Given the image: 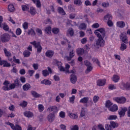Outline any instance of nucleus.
Wrapping results in <instances>:
<instances>
[{
	"mask_svg": "<svg viewBox=\"0 0 130 130\" xmlns=\"http://www.w3.org/2000/svg\"><path fill=\"white\" fill-rule=\"evenodd\" d=\"M79 28L82 30H85L87 28V24L85 23H82L80 25Z\"/></svg>",
	"mask_w": 130,
	"mask_h": 130,
	"instance_id": "obj_34",
	"label": "nucleus"
},
{
	"mask_svg": "<svg viewBox=\"0 0 130 130\" xmlns=\"http://www.w3.org/2000/svg\"><path fill=\"white\" fill-rule=\"evenodd\" d=\"M118 109V107H117V105H114L111 108H109L110 111H112V112H114V111H117Z\"/></svg>",
	"mask_w": 130,
	"mask_h": 130,
	"instance_id": "obj_21",
	"label": "nucleus"
},
{
	"mask_svg": "<svg viewBox=\"0 0 130 130\" xmlns=\"http://www.w3.org/2000/svg\"><path fill=\"white\" fill-rule=\"evenodd\" d=\"M94 34L96 35L98 37L104 38L106 36V32H105V29L104 28H101L95 30Z\"/></svg>",
	"mask_w": 130,
	"mask_h": 130,
	"instance_id": "obj_1",
	"label": "nucleus"
},
{
	"mask_svg": "<svg viewBox=\"0 0 130 130\" xmlns=\"http://www.w3.org/2000/svg\"><path fill=\"white\" fill-rule=\"evenodd\" d=\"M27 105L28 103L25 101H23L19 104V106H21V107H22V108H25V107H27Z\"/></svg>",
	"mask_w": 130,
	"mask_h": 130,
	"instance_id": "obj_33",
	"label": "nucleus"
},
{
	"mask_svg": "<svg viewBox=\"0 0 130 130\" xmlns=\"http://www.w3.org/2000/svg\"><path fill=\"white\" fill-rule=\"evenodd\" d=\"M126 48V45H125L124 43L121 44V47H120V50L122 51H123V50H125V49Z\"/></svg>",
	"mask_w": 130,
	"mask_h": 130,
	"instance_id": "obj_51",
	"label": "nucleus"
},
{
	"mask_svg": "<svg viewBox=\"0 0 130 130\" xmlns=\"http://www.w3.org/2000/svg\"><path fill=\"white\" fill-rule=\"evenodd\" d=\"M8 11L9 12H11V13H13L15 12V7H14V5L13 4H10L8 7Z\"/></svg>",
	"mask_w": 130,
	"mask_h": 130,
	"instance_id": "obj_30",
	"label": "nucleus"
},
{
	"mask_svg": "<svg viewBox=\"0 0 130 130\" xmlns=\"http://www.w3.org/2000/svg\"><path fill=\"white\" fill-rule=\"evenodd\" d=\"M92 60L93 62H95L98 66L100 67V61H99V60H98V58H92Z\"/></svg>",
	"mask_w": 130,
	"mask_h": 130,
	"instance_id": "obj_41",
	"label": "nucleus"
},
{
	"mask_svg": "<svg viewBox=\"0 0 130 130\" xmlns=\"http://www.w3.org/2000/svg\"><path fill=\"white\" fill-rule=\"evenodd\" d=\"M34 4H36L37 8H41V2L40 0H31Z\"/></svg>",
	"mask_w": 130,
	"mask_h": 130,
	"instance_id": "obj_25",
	"label": "nucleus"
},
{
	"mask_svg": "<svg viewBox=\"0 0 130 130\" xmlns=\"http://www.w3.org/2000/svg\"><path fill=\"white\" fill-rule=\"evenodd\" d=\"M38 35H42V30L40 28H37L36 30Z\"/></svg>",
	"mask_w": 130,
	"mask_h": 130,
	"instance_id": "obj_55",
	"label": "nucleus"
},
{
	"mask_svg": "<svg viewBox=\"0 0 130 130\" xmlns=\"http://www.w3.org/2000/svg\"><path fill=\"white\" fill-rule=\"evenodd\" d=\"M45 32L46 34L50 35L51 34V27L48 26L45 28Z\"/></svg>",
	"mask_w": 130,
	"mask_h": 130,
	"instance_id": "obj_29",
	"label": "nucleus"
},
{
	"mask_svg": "<svg viewBox=\"0 0 130 130\" xmlns=\"http://www.w3.org/2000/svg\"><path fill=\"white\" fill-rule=\"evenodd\" d=\"M4 52H5V55L6 56H8V57H10V56H11V53L10 52H9L8 51V50H7V49L5 48L4 49Z\"/></svg>",
	"mask_w": 130,
	"mask_h": 130,
	"instance_id": "obj_46",
	"label": "nucleus"
},
{
	"mask_svg": "<svg viewBox=\"0 0 130 130\" xmlns=\"http://www.w3.org/2000/svg\"><path fill=\"white\" fill-rule=\"evenodd\" d=\"M114 100L116 101L117 103H119V104H123L126 102V99L123 96L115 98Z\"/></svg>",
	"mask_w": 130,
	"mask_h": 130,
	"instance_id": "obj_5",
	"label": "nucleus"
},
{
	"mask_svg": "<svg viewBox=\"0 0 130 130\" xmlns=\"http://www.w3.org/2000/svg\"><path fill=\"white\" fill-rule=\"evenodd\" d=\"M49 111H53V112H57V107L56 106H50L48 108Z\"/></svg>",
	"mask_w": 130,
	"mask_h": 130,
	"instance_id": "obj_23",
	"label": "nucleus"
},
{
	"mask_svg": "<svg viewBox=\"0 0 130 130\" xmlns=\"http://www.w3.org/2000/svg\"><path fill=\"white\" fill-rule=\"evenodd\" d=\"M30 43V44L34 45L35 48H37V52H38V53H41V51H42V46H41L40 43H37L36 41H34Z\"/></svg>",
	"mask_w": 130,
	"mask_h": 130,
	"instance_id": "obj_3",
	"label": "nucleus"
},
{
	"mask_svg": "<svg viewBox=\"0 0 130 130\" xmlns=\"http://www.w3.org/2000/svg\"><path fill=\"white\" fill-rule=\"evenodd\" d=\"M42 75L44 77H47V76H49V72H48L47 70H43Z\"/></svg>",
	"mask_w": 130,
	"mask_h": 130,
	"instance_id": "obj_40",
	"label": "nucleus"
},
{
	"mask_svg": "<svg viewBox=\"0 0 130 130\" xmlns=\"http://www.w3.org/2000/svg\"><path fill=\"white\" fill-rule=\"evenodd\" d=\"M41 84H43L44 85L50 86L51 85L52 83L51 81H50L49 80L47 79H44L41 82Z\"/></svg>",
	"mask_w": 130,
	"mask_h": 130,
	"instance_id": "obj_18",
	"label": "nucleus"
},
{
	"mask_svg": "<svg viewBox=\"0 0 130 130\" xmlns=\"http://www.w3.org/2000/svg\"><path fill=\"white\" fill-rule=\"evenodd\" d=\"M29 13L31 14V15H34L36 14V11H35V9H34L33 7H31L30 8Z\"/></svg>",
	"mask_w": 130,
	"mask_h": 130,
	"instance_id": "obj_44",
	"label": "nucleus"
},
{
	"mask_svg": "<svg viewBox=\"0 0 130 130\" xmlns=\"http://www.w3.org/2000/svg\"><path fill=\"white\" fill-rule=\"evenodd\" d=\"M27 33L28 35H31V36H35L36 35V33L35 32V31H34V29L31 28L30 29H28L27 31Z\"/></svg>",
	"mask_w": 130,
	"mask_h": 130,
	"instance_id": "obj_26",
	"label": "nucleus"
},
{
	"mask_svg": "<svg viewBox=\"0 0 130 130\" xmlns=\"http://www.w3.org/2000/svg\"><path fill=\"white\" fill-rule=\"evenodd\" d=\"M88 101H89V98L84 97L80 101V103L86 104V103H88Z\"/></svg>",
	"mask_w": 130,
	"mask_h": 130,
	"instance_id": "obj_32",
	"label": "nucleus"
},
{
	"mask_svg": "<svg viewBox=\"0 0 130 130\" xmlns=\"http://www.w3.org/2000/svg\"><path fill=\"white\" fill-rule=\"evenodd\" d=\"M56 63L60 72H64L66 71V69L62 66H61V62L59 61L56 60Z\"/></svg>",
	"mask_w": 130,
	"mask_h": 130,
	"instance_id": "obj_11",
	"label": "nucleus"
},
{
	"mask_svg": "<svg viewBox=\"0 0 130 130\" xmlns=\"http://www.w3.org/2000/svg\"><path fill=\"white\" fill-rule=\"evenodd\" d=\"M119 76L118 75H113L112 80L114 82V83H117L119 81Z\"/></svg>",
	"mask_w": 130,
	"mask_h": 130,
	"instance_id": "obj_28",
	"label": "nucleus"
},
{
	"mask_svg": "<svg viewBox=\"0 0 130 130\" xmlns=\"http://www.w3.org/2000/svg\"><path fill=\"white\" fill-rule=\"evenodd\" d=\"M58 11L59 14H61V15H62L63 16H64V15H66V12H64V10H63V8L61 7L58 8Z\"/></svg>",
	"mask_w": 130,
	"mask_h": 130,
	"instance_id": "obj_35",
	"label": "nucleus"
},
{
	"mask_svg": "<svg viewBox=\"0 0 130 130\" xmlns=\"http://www.w3.org/2000/svg\"><path fill=\"white\" fill-rule=\"evenodd\" d=\"M7 124L8 125H10V126H11V128H12L13 130H22V127H21V126H20V125H16L15 126V125H14V124L8 122L7 123Z\"/></svg>",
	"mask_w": 130,
	"mask_h": 130,
	"instance_id": "obj_8",
	"label": "nucleus"
},
{
	"mask_svg": "<svg viewBox=\"0 0 130 130\" xmlns=\"http://www.w3.org/2000/svg\"><path fill=\"white\" fill-rule=\"evenodd\" d=\"M105 83H106V79H104L103 80H99L96 82V84L98 86H99L100 87H101L102 86H104L105 85Z\"/></svg>",
	"mask_w": 130,
	"mask_h": 130,
	"instance_id": "obj_13",
	"label": "nucleus"
},
{
	"mask_svg": "<svg viewBox=\"0 0 130 130\" xmlns=\"http://www.w3.org/2000/svg\"><path fill=\"white\" fill-rule=\"evenodd\" d=\"M116 118H117V116H116V115H110L108 119L109 120H112L113 119H116Z\"/></svg>",
	"mask_w": 130,
	"mask_h": 130,
	"instance_id": "obj_52",
	"label": "nucleus"
},
{
	"mask_svg": "<svg viewBox=\"0 0 130 130\" xmlns=\"http://www.w3.org/2000/svg\"><path fill=\"white\" fill-rule=\"evenodd\" d=\"M121 110H118V113L120 115V117H123V116H124V115H125V112H126V111H127V108L121 107Z\"/></svg>",
	"mask_w": 130,
	"mask_h": 130,
	"instance_id": "obj_7",
	"label": "nucleus"
},
{
	"mask_svg": "<svg viewBox=\"0 0 130 130\" xmlns=\"http://www.w3.org/2000/svg\"><path fill=\"white\" fill-rule=\"evenodd\" d=\"M93 101L94 103H97L99 101V96L98 95H95L93 96Z\"/></svg>",
	"mask_w": 130,
	"mask_h": 130,
	"instance_id": "obj_47",
	"label": "nucleus"
},
{
	"mask_svg": "<svg viewBox=\"0 0 130 130\" xmlns=\"http://www.w3.org/2000/svg\"><path fill=\"white\" fill-rule=\"evenodd\" d=\"M122 86L126 90H130V83H122Z\"/></svg>",
	"mask_w": 130,
	"mask_h": 130,
	"instance_id": "obj_36",
	"label": "nucleus"
},
{
	"mask_svg": "<svg viewBox=\"0 0 130 130\" xmlns=\"http://www.w3.org/2000/svg\"><path fill=\"white\" fill-rule=\"evenodd\" d=\"M74 56H75V51L74 50H72L69 53V56H66V58L67 60H68V61H70V60H71Z\"/></svg>",
	"mask_w": 130,
	"mask_h": 130,
	"instance_id": "obj_10",
	"label": "nucleus"
},
{
	"mask_svg": "<svg viewBox=\"0 0 130 130\" xmlns=\"http://www.w3.org/2000/svg\"><path fill=\"white\" fill-rule=\"evenodd\" d=\"M76 52L78 55H83L85 53V50L82 48H79L77 50Z\"/></svg>",
	"mask_w": 130,
	"mask_h": 130,
	"instance_id": "obj_24",
	"label": "nucleus"
},
{
	"mask_svg": "<svg viewBox=\"0 0 130 130\" xmlns=\"http://www.w3.org/2000/svg\"><path fill=\"white\" fill-rule=\"evenodd\" d=\"M87 41V38H84L81 40V42L82 44H85Z\"/></svg>",
	"mask_w": 130,
	"mask_h": 130,
	"instance_id": "obj_63",
	"label": "nucleus"
},
{
	"mask_svg": "<svg viewBox=\"0 0 130 130\" xmlns=\"http://www.w3.org/2000/svg\"><path fill=\"white\" fill-rule=\"evenodd\" d=\"M38 109L40 112H42L44 110V106L43 105L40 104L38 105Z\"/></svg>",
	"mask_w": 130,
	"mask_h": 130,
	"instance_id": "obj_45",
	"label": "nucleus"
},
{
	"mask_svg": "<svg viewBox=\"0 0 130 130\" xmlns=\"http://www.w3.org/2000/svg\"><path fill=\"white\" fill-rule=\"evenodd\" d=\"M120 38L122 40V42H124V43H128L127 42L126 36H125V34L122 33L120 35Z\"/></svg>",
	"mask_w": 130,
	"mask_h": 130,
	"instance_id": "obj_12",
	"label": "nucleus"
},
{
	"mask_svg": "<svg viewBox=\"0 0 130 130\" xmlns=\"http://www.w3.org/2000/svg\"><path fill=\"white\" fill-rule=\"evenodd\" d=\"M102 6L104 8H108V7H109V3H103L102 4Z\"/></svg>",
	"mask_w": 130,
	"mask_h": 130,
	"instance_id": "obj_57",
	"label": "nucleus"
},
{
	"mask_svg": "<svg viewBox=\"0 0 130 130\" xmlns=\"http://www.w3.org/2000/svg\"><path fill=\"white\" fill-rule=\"evenodd\" d=\"M13 84H14L15 86L19 87V86H20V81H19V80H18V79H16L14 81V82Z\"/></svg>",
	"mask_w": 130,
	"mask_h": 130,
	"instance_id": "obj_53",
	"label": "nucleus"
},
{
	"mask_svg": "<svg viewBox=\"0 0 130 130\" xmlns=\"http://www.w3.org/2000/svg\"><path fill=\"white\" fill-rule=\"evenodd\" d=\"M2 89L4 90V91H10L9 87L8 85L3 86Z\"/></svg>",
	"mask_w": 130,
	"mask_h": 130,
	"instance_id": "obj_58",
	"label": "nucleus"
},
{
	"mask_svg": "<svg viewBox=\"0 0 130 130\" xmlns=\"http://www.w3.org/2000/svg\"><path fill=\"white\" fill-rule=\"evenodd\" d=\"M31 94L33 96V97H35V98H40V97H41L42 95L37 93V92L35 91H31Z\"/></svg>",
	"mask_w": 130,
	"mask_h": 130,
	"instance_id": "obj_19",
	"label": "nucleus"
},
{
	"mask_svg": "<svg viewBox=\"0 0 130 130\" xmlns=\"http://www.w3.org/2000/svg\"><path fill=\"white\" fill-rule=\"evenodd\" d=\"M3 65L4 68H10V67H11V64L8 63V61L6 60H3L0 66Z\"/></svg>",
	"mask_w": 130,
	"mask_h": 130,
	"instance_id": "obj_20",
	"label": "nucleus"
},
{
	"mask_svg": "<svg viewBox=\"0 0 130 130\" xmlns=\"http://www.w3.org/2000/svg\"><path fill=\"white\" fill-rule=\"evenodd\" d=\"M104 20L105 21V22L110 21L111 20H112V16H111L110 14H108L104 17Z\"/></svg>",
	"mask_w": 130,
	"mask_h": 130,
	"instance_id": "obj_22",
	"label": "nucleus"
},
{
	"mask_svg": "<svg viewBox=\"0 0 130 130\" xmlns=\"http://www.w3.org/2000/svg\"><path fill=\"white\" fill-rule=\"evenodd\" d=\"M54 54V52L50 50H47L45 53L46 56H47V57H49V58L52 57Z\"/></svg>",
	"mask_w": 130,
	"mask_h": 130,
	"instance_id": "obj_14",
	"label": "nucleus"
},
{
	"mask_svg": "<svg viewBox=\"0 0 130 130\" xmlns=\"http://www.w3.org/2000/svg\"><path fill=\"white\" fill-rule=\"evenodd\" d=\"M28 26H29V23L26 22H24L22 25V27L23 29H24V30H27V29H28Z\"/></svg>",
	"mask_w": 130,
	"mask_h": 130,
	"instance_id": "obj_42",
	"label": "nucleus"
},
{
	"mask_svg": "<svg viewBox=\"0 0 130 130\" xmlns=\"http://www.w3.org/2000/svg\"><path fill=\"white\" fill-rule=\"evenodd\" d=\"M68 9L70 10V12H75V9H74V7L72 5H69L68 6Z\"/></svg>",
	"mask_w": 130,
	"mask_h": 130,
	"instance_id": "obj_62",
	"label": "nucleus"
},
{
	"mask_svg": "<svg viewBox=\"0 0 130 130\" xmlns=\"http://www.w3.org/2000/svg\"><path fill=\"white\" fill-rule=\"evenodd\" d=\"M68 32L70 36H73V35L75 34V32H74V29H73V28H71L70 29H69Z\"/></svg>",
	"mask_w": 130,
	"mask_h": 130,
	"instance_id": "obj_60",
	"label": "nucleus"
},
{
	"mask_svg": "<svg viewBox=\"0 0 130 130\" xmlns=\"http://www.w3.org/2000/svg\"><path fill=\"white\" fill-rule=\"evenodd\" d=\"M69 116L71 118H72V119H76V118H78V115L74 113H70Z\"/></svg>",
	"mask_w": 130,
	"mask_h": 130,
	"instance_id": "obj_43",
	"label": "nucleus"
},
{
	"mask_svg": "<svg viewBox=\"0 0 130 130\" xmlns=\"http://www.w3.org/2000/svg\"><path fill=\"white\" fill-rule=\"evenodd\" d=\"M70 80L72 84H75V83H77L78 78L76 75L72 74L70 76Z\"/></svg>",
	"mask_w": 130,
	"mask_h": 130,
	"instance_id": "obj_9",
	"label": "nucleus"
},
{
	"mask_svg": "<svg viewBox=\"0 0 130 130\" xmlns=\"http://www.w3.org/2000/svg\"><path fill=\"white\" fill-rule=\"evenodd\" d=\"M31 54V52L28 50H25L23 52V55L24 57H29Z\"/></svg>",
	"mask_w": 130,
	"mask_h": 130,
	"instance_id": "obj_38",
	"label": "nucleus"
},
{
	"mask_svg": "<svg viewBox=\"0 0 130 130\" xmlns=\"http://www.w3.org/2000/svg\"><path fill=\"white\" fill-rule=\"evenodd\" d=\"M71 130H79V126L75 125L73 126V127L71 128Z\"/></svg>",
	"mask_w": 130,
	"mask_h": 130,
	"instance_id": "obj_64",
	"label": "nucleus"
},
{
	"mask_svg": "<svg viewBox=\"0 0 130 130\" xmlns=\"http://www.w3.org/2000/svg\"><path fill=\"white\" fill-rule=\"evenodd\" d=\"M85 113L86 112H85V108H82L80 113L81 117H83V116H85Z\"/></svg>",
	"mask_w": 130,
	"mask_h": 130,
	"instance_id": "obj_48",
	"label": "nucleus"
},
{
	"mask_svg": "<svg viewBox=\"0 0 130 130\" xmlns=\"http://www.w3.org/2000/svg\"><path fill=\"white\" fill-rule=\"evenodd\" d=\"M92 70H93V67H92V65L87 66V69L85 71V74H89V73H90V72L92 71Z\"/></svg>",
	"mask_w": 130,
	"mask_h": 130,
	"instance_id": "obj_37",
	"label": "nucleus"
},
{
	"mask_svg": "<svg viewBox=\"0 0 130 130\" xmlns=\"http://www.w3.org/2000/svg\"><path fill=\"white\" fill-rule=\"evenodd\" d=\"M118 126V124L113 121H110V124H106L105 125V128L106 130H113V128H115Z\"/></svg>",
	"mask_w": 130,
	"mask_h": 130,
	"instance_id": "obj_2",
	"label": "nucleus"
},
{
	"mask_svg": "<svg viewBox=\"0 0 130 130\" xmlns=\"http://www.w3.org/2000/svg\"><path fill=\"white\" fill-rule=\"evenodd\" d=\"M70 68H71V66L69 65V64H66V67L64 68L66 73H67L68 74L70 73V71H69Z\"/></svg>",
	"mask_w": 130,
	"mask_h": 130,
	"instance_id": "obj_49",
	"label": "nucleus"
},
{
	"mask_svg": "<svg viewBox=\"0 0 130 130\" xmlns=\"http://www.w3.org/2000/svg\"><path fill=\"white\" fill-rule=\"evenodd\" d=\"M52 32L54 34H58V33H59V28L57 27H54L52 29Z\"/></svg>",
	"mask_w": 130,
	"mask_h": 130,
	"instance_id": "obj_39",
	"label": "nucleus"
},
{
	"mask_svg": "<svg viewBox=\"0 0 130 130\" xmlns=\"http://www.w3.org/2000/svg\"><path fill=\"white\" fill-rule=\"evenodd\" d=\"M16 35H21V33H22V30H21V28H18L16 29Z\"/></svg>",
	"mask_w": 130,
	"mask_h": 130,
	"instance_id": "obj_59",
	"label": "nucleus"
},
{
	"mask_svg": "<svg viewBox=\"0 0 130 130\" xmlns=\"http://www.w3.org/2000/svg\"><path fill=\"white\" fill-rule=\"evenodd\" d=\"M99 39L96 40V46H100V47H103L105 45V41L103 40V37H98Z\"/></svg>",
	"mask_w": 130,
	"mask_h": 130,
	"instance_id": "obj_4",
	"label": "nucleus"
},
{
	"mask_svg": "<svg viewBox=\"0 0 130 130\" xmlns=\"http://www.w3.org/2000/svg\"><path fill=\"white\" fill-rule=\"evenodd\" d=\"M117 26L119 28H124L125 27V22L123 21H120L117 22Z\"/></svg>",
	"mask_w": 130,
	"mask_h": 130,
	"instance_id": "obj_16",
	"label": "nucleus"
},
{
	"mask_svg": "<svg viewBox=\"0 0 130 130\" xmlns=\"http://www.w3.org/2000/svg\"><path fill=\"white\" fill-rule=\"evenodd\" d=\"M9 109L10 111H15V106H14V105H11L9 107Z\"/></svg>",
	"mask_w": 130,
	"mask_h": 130,
	"instance_id": "obj_61",
	"label": "nucleus"
},
{
	"mask_svg": "<svg viewBox=\"0 0 130 130\" xmlns=\"http://www.w3.org/2000/svg\"><path fill=\"white\" fill-rule=\"evenodd\" d=\"M22 88L24 91H28L31 88V85L29 83H26L23 86Z\"/></svg>",
	"mask_w": 130,
	"mask_h": 130,
	"instance_id": "obj_27",
	"label": "nucleus"
},
{
	"mask_svg": "<svg viewBox=\"0 0 130 130\" xmlns=\"http://www.w3.org/2000/svg\"><path fill=\"white\" fill-rule=\"evenodd\" d=\"M112 105V103L110 102V101H108L106 103V107H107L108 108H109Z\"/></svg>",
	"mask_w": 130,
	"mask_h": 130,
	"instance_id": "obj_50",
	"label": "nucleus"
},
{
	"mask_svg": "<svg viewBox=\"0 0 130 130\" xmlns=\"http://www.w3.org/2000/svg\"><path fill=\"white\" fill-rule=\"evenodd\" d=\"M75 98H76V96H75V95H73L72 96L70 97L69 98L70 102L71 103H74Z\"/></svg>",
	"mask_w": 130,
	"mask_h": 130,
	"instance_id": "obj_56",
	"label": "nucleus"
},
{
	"mask_svg": "<svg viewBox=\"0 0 130 130\" xmlns=\"http://www.w3.org/2000/svg\"><path fill=\"white\" fill-rule=\"evenodd\" d=\"M13 61L15 62V63H18V64H20L21 63L20 62V59L16 58V56L13 57Z\"/></svg>",
	"mask_w": 130,
	"mask_h": 130,
	"instance_id": "obj_54",
	"label": "nucleus"
},
{
	"mask_svg": "<svg viewBox=\"0 0 130 130\" xmlns=\"http://www.w3.org/2000/svg\"><path fill=\"white\" fill-rule=\"evenodd\" d=\"M10 38V35L8 34H4L1 37V40L4 43L8 42Z\"/></svg>",
	"mask_w": 130,
	"mask_h": 130,
	"instance_id": "obj_6",
	"label": "nucleus"
},
{
	"mask_svg": "<svg viewBox=\"0 0 130 130\" xmlns=\"http://www.w3.org/2000/svg\"><path fill=\"white\" fill-rule=\"evenodd\" d=\"M74 5H76V6L80 7L82 6L83 3L82 2L81 0H74Z\"/></svg>",
	"mask_w": 130,
	"mask_h": 130,
	"instance_id": "obj_31",
	"label": "nucleus"
},
{
	"mask_svg": "<svg viewBox=\"0 0 130 130\" xmlns=\"http://www.w3.org/2000/svg\"><path fill=\"white\" fill-rule=\"evenodd\" d=\"M23 114L24 116H26V117H33L34 115L33 114V113L32 112L26 111L23 113Z\"/></svg>",
	"mask_w": 130,
	"mask_h": 130,
	"instance_id": "obj_17",
	"label": "nucleus"
},
{
	"mask_svg": "<svg viewBox=\"0 0 130 130\" xmlns=\"http://www.w3.org/2000/svg\"><path fill=\"white\" fill-rule=\"evenodd\" d=\"M54 118H55L54 114L50 113L48 115V120L49 122H52L54 120Z\"/></svg>",
	"mask_w": 130,
	"mask_h": 130,
	"instance_id": "obj_15",
	"label": "nucleus"
}]
</instances>
